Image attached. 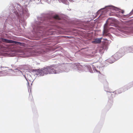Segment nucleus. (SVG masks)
Segmentation results:
<instances>
[{
	"instance_id": "6e6552de",
	"label": "nucleus",
	"mask_w": 133,
	"mask_h": 133,
	"mask_svg": "<svg viewBox=\"0 0 133 133\" xmlns=\"http://www.w3.org/2000/svg\"><path fill=\"white\" fill-rule=\"evenodd\" d=\"M104 45H102L100 48L99 50L100 52H103L104 51Z\"/></svg>"
},
{
	"instance_id": "423d86ee",
	"label": "nucleus",
	"mask_w": 133,
	"mask_h": 133,
	"mask_svg": "<svg viewBox=\"0 0 133 133\" xmlns=\"http://www.w3.org/2000/svg\"><path fill=\"white\" fill-rule=\"evenodd\" d=\"M102 39V38L95 39L94 41L92 42L95 43H100L101 42Z\"/></svg>"
},
{
	"instance_id": "f257e3e1",
	"label": "nucleus",
	"mask_w": 133,
	"mask_h": 133,
	"mask_svg": "<svg viewBox=\"0 0 133 133\" xmlns=\"http://www.w3.org/2000/svg\"><path fill=\"white\" fill-rule=\"evenodd\" d=\"M50 74L49 70L48 69V67L47 66L46 68L43 69L42 70H39L37 73V75H40L41 76H43L44 74Z\"/></svg>"
},
{
	"instance_id": "9d476101",
	"label": "nucleus",
	"mask_w": 133,
	"mask_h": 133,
	"mask_svg": "<svg viewBox=\"0 0 133 133\" xmlns=\"http://www.w3.org/2000/svg\"><path fill=\"white\" fill-rule=\"evenodd\" d=\"M122 91L121 89L117 90L116 91V92L118 94H120L122 92Z\"/></svg>"
},
{
	"instance_id": "f03ea898",
	"label": "nucleus",
	"mask_w": 133,
	"mask_h": 133,
	"mask_svg": "<svg viewBox=\"0 0 133 133\" xmlns=\"http://www.w3.org/2000/svg\"><path fill=\"white\" fill-rule=\"evenodd\" d=\"M2 41L4 42H5L8 43H14L17 45H22V43L20 42H18L12 41L11 40H9L6 39H5L2 38Z\"/></svg>"
},
{
	"instance_id": "f8f14e48",
	"label": "nucleus",
	"mask_w": 133,
	"mask_h": 133,
	"mask_svg": "<svg viewBox=\"0 0 133 133\" xmlns=\"http://www.w3.org/2000/svg\"><path fill=\"white\" fill-rule=\"evenodd\" d=\"M133 14V9L132 10V11L130 13V15H131L132 14Z\"/></svg>"
},
{
	"instance_id": "9b49d317",
	"label": "nucleus",
	"mask_w": 133,
	"mask_h": 133,
	"mask_svg": "<svg viewBox=\"0 0 133 133\" xmlns=\"http://www.w3.org/2000/svg\"><path fill=\"white\" fill-rule=\"evenodd\" d=\"M84 68L85 69H89L90 68V66H88L87 65V66H85V67Z\"/></svg>"
},
{
	"instance_id": "39448f33",
	"label": "nucleus",
	"mask_w": 133,
	"mask_h": 133,
	"mask_svg": "<svg viewBox=\"0 0 133 133\" xmlns=\"http://www.w3.org/2000/svg\"><path fill=\"white\" fill-rule=\"evenodd\" d=\"M28 99L29 101L31 102H32L33 101V98L32 95V92H31V90H30L29 93V96L28 98Z\"/></svg>"
},
{
	"instance_id": "1a4fd4ad",
	"label": "nucleus",
	"mask_w": 133,
	"mask_h": 133,
	"mask_svg": "<svg viewBox=\"0 0 133 133\" xmlns=\"http://www.w3.org/2000/svg\"><path fill=\"white\" fill-rule=\"evenodd\" d=\"M54 18L56 19L59 20L60 19V18L57 15H56L54 16Z\"/></svg>"
},
{
	"instance_id": "0eeeda50",
	"label": "nucleus",
	"mask_w": 133,
	"mask_h": 133,
	"mask_svg": "<svg viewBox=\"0 0 133 133\" xmlns=\"http://www.w3.org/2000/svg\"><path fill=\"white\" fill-rule=\"evenodd\" d=\"M108 62L110 63H113V62H114L113 57H112L111 58H109L108 59Z\"/></svg>"
},
{
	"instance_id": "20e7f679",
	"label": "nucleus",
	"mask_w": 133,
	"mask_h": 133,
	"mask_svg": "<svg viewBox=\"0 0 133 133\" xmlns=\"http://www.w3.org/2000/svg\"><path fill=\"white\" fill-rule=\"evenodd\" d=\"M123 29L127 30V31L128 32H133V27H128L124 26L123 27Z\"/></svg>"
},
{
	"instance_id": "7ed1b4c3",
	"label": "nucleus",
	"mask_w": 133,
	"mask_h": 133,
	"mask_svg": "<svg viewBox=\"0 0 133 133\" xmlns=\"http://www.w3.org/2000/svg\"><path fill=\"white\" fill-rule=\"evenodd\" d=\"M48 67L50 74H56L57 73L56 70L57 67L56 65H52L50 66H48Z\"/></svg>"
},
{
	"instance_id": "ddd939ff",
	"label": "nucleus",
	"mask_w": 133,
	"mask_h": 133,
	"mask_svg": "<svg viewBox=\"0 0 133 133\" xmlns=\"http://www.w3.org/2000/svg\"><path fill=\"white\" fill-rule=\"evenodd\" d=\"M41 52V53H40L41 54H43V53L42 52Z\"/></svg>"
},
{
	"instance_id": "4468645a",
	"label": "nucleus",
	"mask_w": 133,
	"mask_h": 133,
	"mask_svg": "<svg viewBox=\"0 0 133 133\" xmlns=\"http://www.w3.org/2000/svg\"><path fill=\"white\" fill-rule=\"evenodd\" d=\"M112 28L111 27V28H110V29H112Z\"/></svg>"
},
{
	"instance_id": "2eb2a0df",
	"label": "nucleus",
	"mask_w": 133,
	"mask_h": 133,
	"mask_svg": "<svg viewBox=\"0 0 133 133\" xmlns=\"http://www.w3.org/2000/svg\"><path fill=\"white\" fill-rule=\"evenodd\" d=\"M105 25L106 26V24H105Z\"/></svg>"
}]
</instances>
